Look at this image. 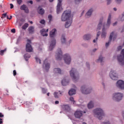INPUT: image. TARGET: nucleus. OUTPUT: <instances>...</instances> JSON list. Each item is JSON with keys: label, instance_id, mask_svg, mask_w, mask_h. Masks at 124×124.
<instances>
[{"label": "nucleus", "instance_id": "60", "mask_svg": "<svg viewBox=\"0 0 124 124\" xmlns=\"http://www.w3.org/2000/svg\"><path fill=\"white\" fill-rule=\"evenodd\" d=\"M12 19V16H10V18H9V20H11Z\"/></svg>", "mask_w": 124, "mask_h": 124}, {"label": "nucleus", "instance_id": "42", "mask_svg": "<svg viewBox=\"0 0 124 124\" xmlns=\"http://www.w3.org/2000/svg\"><path fill=\"white\" fill-rule=\"evenodd\" d=\"M122 0H115L116 3H117V4H120L121 2H122Z\"/></svg>", "mask_w": 124, "mask_h": 124}, {"label": "nucleus", "instance_id": "15", "mask_svg": "<svg viewBox=\"0 0 124 124\" xmlns=\"http://www.w3.org/2000/svg\"><path fill=\"white\" fill-rule=\"evenodd\" d=\"M83 39L85 41H90L92 39V34L90 33L85 34L83 36Z\"/></svg>", "mask_w": 124, "mask_h": 124}, {"label": "nucleus", "instance_id": "20", "mask_svg": "<svg viewBox=\"0 0 124 124\" xmlns=\"http://www.w3.org/2000/svg\"><path fill=\"white\" fill-rule=\"evenodd\" d=\"M105 61V58L102 55H100L99 56L98 59L96 60V62H100L101 63H102V62H104V61Z\"/></svg>", "mask_w": 124, "mask_h": 124}, {"label": "nucleus", "instance_id": "29", "mask_svg": "<svg viewBox=\"0 0 124 124\" xmlns=\"http://www.w3.org/2000/svg\"><path fill=\"white\" fill-rule=\"evenodd\" d=\"M40 32L43 36H48V34L46 33V30L45 29L41 30Z\"/></svg>", "mask_w": 124, "mask_h": 124}, {"label": "nucleus", "instance_id": "1", "mask_svg": "<svg viewBox=\"0 0 124 124\" xmlns=\"http://www.w3.org/2000/svg\"><path fill=\"white\" fill-rule=\"evenodd\" d=\"M111 25V16L109 15L107 20V23H103V18H101L97 25L96 31H98L102 29L101 34V38H106L107 36V30L110 28Z\"/></svg>", "mask_w": 124, "mask_h": 124}, {"label": "nucleus", "instance_id": "18", "mask_svg": "<svg viewBox=\"0 0 124 124\" xmlns=\"http://www.w3.org/2000/svg\"><path fill=\"white\" fill-rule=\"evenodd\" d=\"M26 50L27 52H32V47H31V45L29 43H27L26 44Z\"/></svg>", "mask_w": 124, "mask_h": 124}, {"label": "nucleus", "instance_id": "47", "mask_svg": "<svg viewBox=\"0 0 124 124\" xmlns=\"http://www.w3.org/2000/svg\"><path fill=\"white\" fill-rule=\"evenodd\" d=\"M122 48H123V46H118L117 48L118 51H120V50H122Z\"/></svg>", "mask_w": 124, "mask_h": 124}, {"label": "nucleus", "instance_id": "39", "mask_svg": "<svg viewBox=\"0 0 124 124\" xmlns=\"http://www.w3.org/2000/svg\"><path fill=\"white\" fill-rule=\"evenodd\" d=\"M35 60H36V62H39V63H41V61L40 60V59L39 58H38V57H35Z\"/></svg>", "mask_w": 124, "mask_h": 124}, {"label": "nucleus", "instance_id": "32", "mask_svg": "<svg viewBox=\"0 0 124 124\" xmlns=\"http://www.w3.org/2000/svg\"><path fill=\"white\" fill-rule=\"evenodd\" d=\"M82 0H74V3L76 5H78V4H80Z\"/></svg>", "mask_w": 124, "mask_h": 124}, {"label": "nucleus", "instance_id": "7", "mask_svg": "<svg viewBox=\"0 0 124 124\" xmlns=\"http://www.w3.org/2000/svg\"><path fill=\"white\" fill-rule=\"evenodd\" d=\"M123 97H124V94L122 93H115L112 94V98L115 101H121L123 99Z\"/></svg>", "mask_w": 124, "mask_h": 124}, {"label": "nucleus", "instance_id": "23", "mask_svg": "<svg viewBox=\"0 0 124 124\" xmlns=\"http://www.w3.org/2000/svg\"><path fill=\"white\" fill-rule=\"evenodd\" d=\"M57 32V30L56 29H53L50 31L49 35L50 37H55L56 36V33Z\"/></svg>", "mask_w": 124, "mask_h": 124}, {"label": "nucleus", "instance_id": "51", "mask_svg": "<svg viewBox=\"0 0 124 124\" xmlns=\"http://www.w3.org/2000/svg\"><path fill=\"white\" fill-rule=\"evenodd\" d=\"M111 1H112V0H107V4H110Z\"/></svg>", "mask_w": 124, "mask_h": 124}, {"label": "nucleus", "instance_id": "61", "mask_svg": "<svg viewBox=\"0 0 124 124\" xmlns=\"http://www.w3.org/2000/svg\"><path fill=\"white\" fill-rule=\"evenodd\" d=\"M27 41H28V42H29L28 43H29V44H30V43H31V40H27Z\"/></svg>", "mask_w": 124, "mask_h": 124}, {"label": "nucleus", "instance_id": "12", "mask_svg": "<svg viewBox=\"0 0 124 124\" xmlns=\"http://www.w3.org/2000/svg\"><path fill=\"white\" fill-rule=\"evenodd\" d=\"M83 113H84V114H86V112L84 111L83 112V111L81 110H77L74 114L75 118L77 119H80V118L83 116Z\"/></svg>", "mask_w": 124, "mask_h": 124}, {"label": "nucleus", "instance_id": "3", "mask_svg": "<svg viewBox=\"0 0 124 124\" xmlns=\"http://www.w3.org/2000/svg\"><path fill=\"white\" fill-rule=\"evenodd\" d=\"M93 113L94 117L98 120H102L103 117L105 116L104 110L101 108H97L93 109Z\"/></svg>", "mask_w": 124, "mask_h": 124}, {"label": "nucleus", "instance_id": "16", "mask_svg": "<svg viewBox=\"0 0 124 124\" xmlns=\"http://www.w3.org/2000/svg\"><path fill=\"white\" fill-rule=\"evenodd\" d=\"M53 73L54 75H61L62 74V69L60 68H55L53 69Z\"/></svg>", "mask_w": 124, "mask_h": 124}, {"label": "nucleus", "instance_id": "31", "mask_svg": "<svg viewBox=\"0 0 124 124\" xmlns=\"http://www.w3.org/2000/svg\"><path fill=\"white\" fill-rule=\"evenodd\" d=\"M68 84V81L66 80L65 78H63L62 81V86H66Z\"/></svg>", "mask_w": 124, "mask_h": 124}, {"label": "nucleus", "instance_id": "55", "mask_svg": "<svg viewBox=\"0 0 124 124\" xmlns=\"http://www.w3.org/2000/svg\"><path fill=\"white\" fill-rule=\"evenodd\" d=\"M97 40H96V39H94V40H93V43H95V42H96Z\"/></svg>", "mask_w": 124, "mask_h": 124}, {"label": "nucleus", "instance_id": "21", "mask_svg": "<svg viewBox=\"0 0 124 124\" xmlns=\"http://www.w3.org/2000/svg\"><path fill=\"white\" fill-rule=\"evenodd\" d=\"M93 12V9L91 8L89 9L86 14V18H89V17H91Z\"/></svg>", "mask_w": 124, "mask_h": 124}, {"label": "nucleus", "instance_id": "52", "mask_svg": "<svg viewBox=\"0 0 124 124\" xmlns=\"http://www.w3.org/2000/svg\"><path fill=\"white\" fill-rule=\"evenodd\" d=\"M10 8H11V9H12V8H13V7H14V6L13 5V4L12 3H11L10 4Z\"/></svg>", "mask_w": 124, "mask_h": 124}, {"label": "nucleus", "instance_id": "4", "mask_svg": "<svg viewBox=\"0 0 124 124\" xmlns=\"http://www.w3.org/2000/svg\"><path fill=\"white\" fill-rule=\"evenodd\" d=\"M70 75L74 82H77L79 80V73L76 69L72 68L70 71Z\"/></svg>", "mask_w": 124, "mask_h": 124}, {"label": "nucleus", "instance_id": "11", "mask_svg": "<svg viewBox=\"0 0 124 124\" xmlns=\"http://www.w3.org/2000/svg\"><path fill=\"white\" fill-rule=\"evenodd\" d=\"M56 46V39H52L49 43V51H52Z\"/></svg>", "mask_w": 124, "mask_h": 124}, {"label": "nucleus", "instance_id": "44", "mask_svg": "<svg viewBox=\"0 0 124 124\" xmlns=\"http://www.w3.org/2000/svg\"><path fill=\"white\" fill-rule=\"evenodd\" d=\"M42 93H46L47 92V90H46L44 88H42Z\"/></svg>", "mask_w": 124, "mask_h": 124}, {"label": "nucleus", "instance_id": "46", "mask_svg": "<svg viewBox=\"0 0 124 124\" xmlns=\"http://www.w3.org/2000/svg\"><path fill=\"white\" fill-rule=\"evenodd\" d=\"M17 1V3H18V4H21V3H22V0H16Z\"/></svg>", "mask_w": 124, "mask_h": 124}, {"label": "nucleus", "instance_id": "19", "mask_svg": "<svg viewBox=\"0 0 124 124\" xmlns=\"http://www.w3.org/2000/svg\"><path fill=\"white\" fill-rule=\"evenodd\" d=\"M94 107V102L93 101H90L87 104L88 109H93Z\"/></svg>", "mask_w": 124, "mask_h": 124}, {"label": "nucleus", "instance_id": "33", "mask_svg": "<svg viewBox=\"0 0 124 124\" xmlns=\"http://www.w3.org/2000/svg\"><path fill=\"white\" fill-rule=\"evenodd\" d=\"M30 58H31L30 55H29L28 54H25L24 59H25L26 61H28V60H29V59H30Z\"/></svg>", "mask_w": 124, "mask_h": 124}, {"label": "nucleus", "instance_id": "40", "mask_svg": "<svg viewBox=\"0 0 124 124\" xmlns=\"http://www.w3.org/2000/svg\"><path fill=\"white\" fill-rule=\"evenodd\" d=\"M40 24H42V25L45 24V20L44 19H42L40 21Z\"/></svg>", "mask_w": 124, "mask_h": 124}, {"label": "nucleus", "instance_id": "37", "mask_svg": "<svg viewBox=\"0 0 124 124\" xmlns=\"http://www.w3.org/2000/svg\"><path fill=\"white\" fill-rule=\"evenodd\" d=\"M100 34H101V32L100 31H98L96 34V40L98 39V37L100 35Z\"/></svg>", "mask_w": 124, "mask_h": 124}, {"label": "nucleus", "instance_id": "5", "mask_svg": "<svg viewBox=\"0 0 124 124\" xmlns=\"http://www.w3.org/2000/svg\"><path fill=\"white\" fill-rule=\"evenodd\" d=\"M70 19H72L71 17V12L69 10L65 11L62 16L61 20L62 22L70 20Z\"/></svg>", "mask_w": 124, "mask_h": 124}, {"label": "nucleus", "instance_id": "14", "mask_svg": "<svg viewBox=\"0 0 124 124\" xmlns=\"http://www.w3.org/2000/svg\"><path fill=\"white\" fill-rule=\"evenodd\" d=\"M43 67L44 69H45L46 71L49 70V68H50V64L48 63L47 60L44 61Z\"/></svg>", "mask_w": 124, "mask_h": 124}, {"label": "nucleus", "instance_id": "63", "mask_svg": "<svg viewBox=\"0 0 124 124\" xmlns=\"http://www.w3.org/2000/svg\"><path fill=\"white\" fill-rule=\"evenodd\" d=\"M21 22H25V19H21Z\"/></svg>", "mask_w": 124, "mask_h": 124}, {"label": "nucleus", "instance_id": "34", "mask_svg": "<svg viewBox=\"0 0 124 124\" xmlns=\"http://www.w3.org/2000/svg\"><path fill=\"white\" fill-rule=\"evenodd\" d=\"M72 42V40H69L67 42L65 43L66 46H70V44Z\"/></svg>", "mask_w": 124, "mask_h": 124}, {"label": "nucleus", "instance_id": "13", "mask_svg": "<svg viewBox=\"0 0 124 124\" xmlns=\"http://www.w3.org/2000/svg\"><path fill=\"white\" fill-rule=\"evenodd\" d=\"M116 38H117V33L114 31L111 32L109 37V42H111L112 40H113V41H115Z\"/></svg>", "mask_w": 124, "mask_h": 124}, {"label": "nucleus", "instance_id": "56", "mask_svg": "<svg viewBox=\"0 0 124 124\" xmlns=\"http://www.w3.org/2000/svg\"><path fill=\"white\" fill-rule=\"evenodd\" d=\"M59 101H55V104H59Z\"/></svg>", "mask_w": 124, "mask_h": 124}, {"label": "nucleus", "instance_id": "53", "mask_svg": "<svg viewBox=\"0 0 124 124\" xmlns=\"http://www.w3.org/2000/svg\"><path fill=\"white\" fill-rule=\"evenodd\" d=\"M117 24H118V22L117 21L113 23V27H115V26H117Z\"/></svg>", "mask_w": 124, "mask_h": 124}, {"label": "nucleus", "instance_id": "43", "mask_svg": "<svg viewBox=\"0 0 124 124\" xmlns=\"http://www.w3.org/2000/svg\"><path fill=\"white\" fill-rule=\"evenodd\" d=\"M110 43H111V42H110V40H109L108 42L106 43V46L108 47L109 45H110Z\"/></svg>", "mask_w": 124, "mask_h": 124}, {"label": "nucleus", "instance_id": "41", "mask_svg": "<svg viewBox=\"0 0 124 124\" xmlns=\"http://www.w3.org/2000/svg\"><path fill=\"white\" fill-rule=\"evenodd\" d=\"M48 19H49V23H50V22H51V21H52V15H49L48 16Z\"/></svg>", "mask_w": 124, "mask_h": 124}, {"label": "nucleus", "instance_id": "50", "mask_svg": "<svg viewBox=\"0 0 124 124\" xmlns=\"http://www.w3.org/2000/svg\"><path fill=\"white\" fill-rule=\"evenodd\" d=\"M7 13H5V14H3L2 15V17L3 18H5V17H6V15H7Z\"/></svg>", "mask_w": 124, "mask_h": 124}, {"label": "nucleus", "instance_id": "45", "mask_svg": "<svg viewBox=\"0 0 124 124\" xmlns=\"http://www.w3.org/2000/svg\"><path fill=\"white\" fill-rule=\"evenodd\" d=\"M98 50V48H94L92 50V53H95V51Z\"/></svg>", "mask_w": 124, "mask_h": 124}, {"label": "nucleus", "instance_id": "8", "mask_svg": "<svg viewBox=\"0 0 124 124\" xmlns=\"http://www.w3.org/2000/svg\"><path fill=\"white\" fill-rule=\"evenodd\" d=\"M109 77L112 80H118V74L114 70H111L109 72Z\"/></svg>", "mask_w": 124, "mask_h": 124}, {"label": "nucleus", "instance_id": "10", "mask_svg": "<svg viewBox=\"0 0 124 124\" xmlns=\"http://www.w3.org/2000/svg\"><path fill=\"white\" fill-rule=\"evenodd\" d=\"M58 4L57 6V14H60V13L62 10V0H58Z\"/></svg>", "mask_w": 124, "mask_h": 124}, {"label": "nucleus", "instance_id": "35", "mask_svg": "<svg viewBox=\"0 0 124 124\" xmlns=\"http://www.w3.org/2000/svg\"><path fill=\"white\" fill-rule=\"evenodd\" d=\"M6 52V48H5L4 50H1L0 51V56H3L4 52Z\"/></svg>", "mask_w": 124, "mask_h": 124}, {"label": "nucleus", "instance_id": "17", "mask_svg": "<svg viewBox=\"0 0 124 124\" xmlns=\"http://www.w3.org/2000/svg\"><path fill=\"white\" fill-rule=\"evenodd\" d=\"M72 24V18H70L69 20H66L65 24V28L66 29H68L71 24Z\"/></svg>", "mask_w": 124, "mask_h": 124}, {"label": "nucleus", "instance_id": "57", "mask_svg": "<svg viewBox=\"0 0 124 124\" xmlns=\"http://www.w3.org/2000/svg\"><path fill=\"white\" fill-rule=\"evenodd\" d=\"M29 3H31V4H32V1L30 0L29 1Z\"/></svg>", "mask_w": 124, "mask_h": 124}, {"label": "nucleus", "instance_id": "38", "mask_svg": "<svg viewBox=\"0 0 124 124\" xmlns=\"http://www.w3.org/2000/svg\"><path fill=\"white\" fill-rule=\"evenodd\" d=\"M69 99L71 102H73V104H75V101L74 100V98H73V97H70Z\"/></svg>", "mask_w": 124, "mask_h": 124}, {"label": "nucleus", "instance_id": "62", "mask_svg": "<svg viewBox=\"0 0 124 124\" xmlns=\"http://www.w3.org/2000/svg\"><path fill=\"white\" fill-rule=\"evenodd\" d=\"M113 10L114 11H117V8H114Z\"/></svg>", "mask_w": 124, "mask_h": 124}, {"label": "nucleus", "instance_id": "59", "mask_svg": "<svg viewBox=\"0 0 124 124\" xmlns=\"http://www.w3.org/2000/svg\"><path fill=\"white\" fill-rule=\"evenodd\" d=\"M73 87L75 89H77V88L76 87V86L73 85Z\"/></svg>", "mask_w": 124, "mask_h": 124}, {"label": "nucleus", "instance_id": "2", "mask_svg": "<svg viewBox=\"0 0 124 124\" xmlns=\"http://www.w3.org/2000/svg\"><path fill=\"white\" fill-rule=\"evenodd\" d=\"M62 58L66 64L69 65V64L71 63L72 59L70 54L66 53L62 56V49L58 48L55 55V59L57 61H61V60H62Z\"/></svg>", "mask_w": 124, "mask_h": 124}, {"label": "nucleus", "instance_id": "27", "mask_svg": "<svg viewBox=\"0 0 124 124\" xmlns=\"http://www.w3.org/2000/svg\"><path fill=\"white\" fill-rule=\"evenodd\" d=\"M28 31L29 33L32 34L34 32V26H30L28 28Z\"/></svg>", "mask_w": 124, "mask_h": 124}, {"label": "nucleus", "instance_id": "48", "mask_svg": "<svg viewBox=\"0 0 124 124\" xmlns=\"http://www.w3.org/2000/svg\"><path fill=\"white\" fill-rule=\"evenodd\" d=\"M13 74H14V76H16V75H17V73L16 72V70H14L13 71Z\"/></svg>", "mask_w": 124, "mask_h": 124}, {"label": "nucleus", "instance_id": "49", "mask_svg": "<svg viewBox=\"0 0 124 124\" xmlns=\"http://www.w3.org/2000/svg\"><path fill=\"white\" fill-rule=\"evenodd\" d=\"M11 32H13V33H15L16 32V31L15 30V29H13L11 30Z\"/></svg>", "mask_w": 124, "mask_h": 124}, {"label": "nucleus", "instance_id": "24", "mask_svg": "<svg viewBox=\"0 0 124 124\" xmlns=\"http://www.w3.org/2000/svg\"><path fill=\"white\" fill-rule=\"evenodd\" d=\"M62 108L65 111H70V106L68 105H63L62 106Z\"/></svg>", "mask_w": 124, "mask_h": 124}, {"label": "nucleus", "instance_id": "64", "mask_svg": "<svg viewBox=\"0 0 124 124\" xmlns=\"http://www.w3.org/2000/svg\"><path fill=\"white\" fill-rule=\"evenodd\" d=\"M2 124V121H0V124Z\"/></svg>", "mask_w": 124, "mask_h": 124}, {"label": "nucleus", "instance_id": "25", "mask_svg": "<svg viewBox=\"0 0 124 124\" xmlns=\"http://www.w3.org/2000/svg\"><path fill=\"white\" fill-rule=\"evenodd\" d=\"M61 42L62 44H65V43H66V38H65V35H62L61 38Z\"/></svg>", "mask_w": 124, "mask_h": 124}, {"label": "nucleus", "instance_id": "28", "mask_svg": "<svg viewBox=\"0 0 124 124\" xmlns=\"http://www.w3.org/2000/svg\"><path fill=\"white\" fill-rule=\"evenodd\" d=\"M68 93L69 95H73L76 93V90L71 89L69 91Z\"/></svg>", "mask_w": 124, "mask_h": 124}, {"label": "nucleus", "instance_id": "58", "mask_svg": "<svg viewBox=\"0 0 124 124\" xmlns=\"http://www.w3.org/2000/svg\"><path fill=\"white\" fill-rule=\"evenodd\" d=\"M105 124H110V122H105Z\"/></svg>", "mask_w": 124, "mask_h": 124}, {"label": "nucleus", "instance_id": "26", "mask_svg": "<svg viewBox=\"0 0 124 124\" xmlns=\"http://www.w3.org/2000/svg\"><path fill=\"white\" fill-rule=\"evenodd\" d=\"M54 97H55V98H59V97H60V96H62V93L60 91L59 92H55L54 93Z\"/></svg>", "mask_w": 124, "mask_h": 124}, {"label": "nucleus", "instance_id": "22", "mask_svg": "<svg viewBox=\"0 0 124 124\" xmlns=\"http://www.w3.org/2000/svg\"><path fill=\"white\" fill-rule=\"evenodd\" d=\"M21 10H24L25 13H29V8L25 4L22 5L20 7Z\"/></svg>", "mask_w": 124, "mask_h": 124}, {"label": "nucleus", "instance_id": "9", "mask_svg": "<svg viewBox=\"0 0 124 124\" xmlns=\"http://www.w3.org/2000/svg\"><path fill=\"white\" fill-rule=\"evenodd\" d=\"M116 87L120 90H124V81L122 80H118L116 83Z\"/></svg>", "mask_w": 124, "mask_h": 124}, {"label": "nucleus", "instance_id": "36", "mask_svg": "<svg viewBox=\"0 0 124 124\" xmlns=\"http://www.w3.org/2000/svg\"><path fill=\"white\" fill-rule=\"evenodd\" d=\"M29 27V24L28 23H25L22 27V29L23 30H27V28Z\"/></svg>", "mask_w": 124, "mask_h": 124}, {"label": "nucleus", "instance_id": "6", "mask_svg": "<svg viewBox=\"0 0 124 124\" xmlns=\"http://www.w3.org/2000/svg\"><path fill=\"white\" fill-rule=\"evenodd\" d=\"M80 91L83 94H90L93 92V88L88 87L87 85H82L80 88Z\"/></svg>", "mask_w": 124, "mask_h": 124}, {"label": "nucleus", "instance_id": "54", "mask_svg": "<svg viewBox=\"0 0 124 124\" xmlns=\"http://www.w3.org/2000/svg\"><path fill=\"white\" fill-rule=\"evenodd\" d=\"M4 117L3 114L2 113H0V118H3Z\"/></svg>", "mask_w": 124, "mask_h": 124}, {"label": "nucleus", "instance_id": "30", "mask_svg": "<svg viewBox=\"0 0 124 124\" xmlns=\"http://www.w3.org/2000/svg\"><path fill=\"white\" fill-rule=\"evenodd\" d=\"M38 13H39V14H40V15H43V14H44V13H45V11H44V9H42V8H38Z\"/></svg>", "mask_w": 124, "mask_h": 124}]
</instances>
